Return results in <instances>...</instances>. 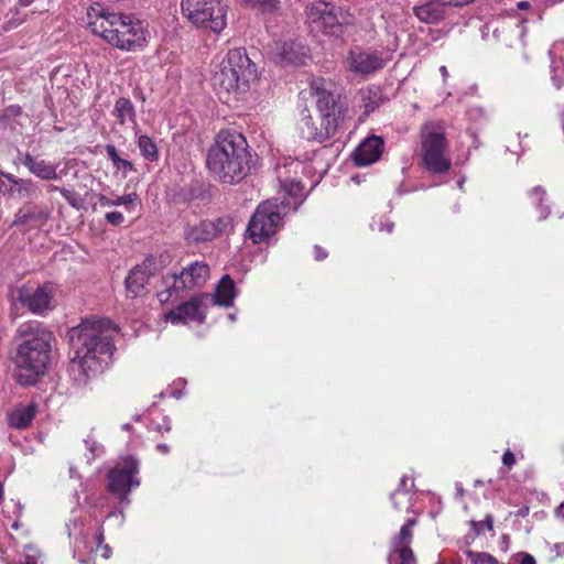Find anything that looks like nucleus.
<instances>
[{"label":"nucleus","mask_w":564,"mask_h":564,"mask_svg":"<svg viewBox=\"0 0 564 564\" xmlns=\"http://www.w3.org/2000/svg\"><path fill=\"white\" fill-rule=\"evenodd\" d=\"M456 491L458 495L463 496L464 495V489L462 487V484L459 482H456Z\"/></svg>","instance_id":"nucleus-61"},{"label":"nucleus","mask_w":564,"mask_h":564,"mask_svg":"<svg viewBox=\"0 0 564 564\" xmlns=\"http://www.w3.org/2000/svg\"><path fill=\"white\" fill-rule=\"evenodd\" d=\"M8 110H10L13 115L18 116L21 113V107L18 105H11Z\"/></svg>","instance_id":"nucleus-58"},{"label":"nucleus","mask_w":564,"mask_h":564,"mask_svg":"<svg viewBox=\"0 0 564 564\" xmlns=\"http://www.w3.org/2000/svg\"><path fill=\"white\" fill-rule=\"evenodd\" d=\"M327 256H328V253H327V251L325 249H323L318 245L314 246V258H315V260L322 261V260L326 259Z\"/></svg>","instance_id":"nucleus-49"},{"label":"nucleus","mask_w":564,"mask_h":564,"mask_svg":"<svg viewBox=\"0 0 564 564\" xmlns=\"http://www.w3.org/2000/svg\"><path fill=\"white\" fill-rule=\"evenodd\" d=\"M209 276V267L204 261H194L183 268L180 273H173L171 279L173 283L166 289L167 299L173 294L178 295L181 291L200 289L205 285Z\"/></svg>","instance_id":"nucleus-12"},{"label":"nucleus","mask_w":564,"mask_h":564,"mask_svg":"<svg viewBox=\"0 0 564 564\" xmlns=\"http://www.w3.org/2000/svg\"><path fill=\"white\" fill-rule=\"evenodd\" d=\"M13 163L14 165L21 164L25 166L28 171L37 178L44 181H55L59 178L57 174V165L43 159L39 160L37 158L33 156L30 152L23 153L20 150H18V154Z\"/></svg>","instance_id":"nucleus-17"},{"label":"nucleus","mask_w":564,"mask_h":564,"mask_svg":"<svg viewBox=\"0 0 564 564\" xmlns=\"http://www.w3.org/2000/svg\"><path fill=\"white\" fill-rule=\"evenodd\" d=\"M289 210L288 199L273 198L261 203L248 223L249 239L256 245L268 241L281 228L283 217Z\"/></svg>","instance_id":"nucleus-7"},{"label":"nucleus","mask_w":564,"mask_h":564,"mask_svg":"<svg viewBox=\"0 0 564 564\" xmlns=\"http://www.w3.org/2000/svg\"><path fill=\"white\" fill-rule=\"evenodd\" d=\"M7 180H9L14 185V194L20 199H33L39 195V186L31 178H21L15 175H8Z\"/></svg>","instance_id":"nucleus-24"},{"label":"nucleus","mask_w":564,"mask_h":564,"mask_svg":"<svg viewBox=\"0 0 564 564\" xmlns=\"http://www.w3.org/2000/svg\"><path fill=\"white\" fill-rule=\"evenodd\" d=\"M556 518L564 520V502H562L554 511Z\"/></svg>","instance_id":"nucleus-56"},{"label":"nucleus","mask_w":564,"mask_h":564,"mask_svg":"<svg viewBox=\"0 0 564 564\" xmlns=\"http://www.w3.org/2000/svg\"><path fill=\"white\" fill-rule=\"evenodd\" d=\"M449 143L442 122H426L421 128V164L431 174H446L452 166Z\"/></svg>","instance_id":"nucleus-6"},{"label":"nucleus","mask_w":564,"mask_h":564,"mask_svg":"<svg viewBox=\"0 0 564 564\" xmlns=\"http://www.w3.org/2000/svg\"><path fill=\"white\" fill-rule=\"evenodd\" d=\"M109 552H110L109 546H108L107 544H106V545H104V553H102V556H104L105 558H108V557H109Z\"/></svg>","instance_id":"nucleus-60"},{"label":"nucleus","mask_w":564,"mask_h":564,"mask_svg":"<svg viewBox=\"0 0 564 564\" xmlns=\"http://www.w3.org/2000/svg\"><path fill=\"white\" fill-rule=\"evenodd\" d=\"M154 430L160 432V433H169L171 430H172V422H171V419L165 416L163 419V424H155L154 425Z\"/></svg>","instance_id":"nucleus-44"},{"label":"nucleus","mask_w":564,"mask_h":564,"mask_svg":"<svg viewBox=\"0 0 564 564\" xmlns=\"http://www.w3.org/2000/svg\"><path fill=\"white\" fill-rule=\"evenodd\" d=\"M502 463L505 466H507L508 468H511L514 463H516V457H514V454L510 451V449H507L503 455H502Z\"/></svg>","instance_id":"nucleus-45"},{"label":"nucleus","mask_w":564,"mask_h":564,"mask_svg":"<svg viewBox=\"0 0 564 564\" xmlns=\"http://www.w3.org/2000/svg\"><path fill=\"white\" fill-rule=\"evenodd\" d=\"M466 556L471 564H499L495 556L485 552L467 550Z\"/></svg>","instance_id":"nucleus-34"},{"label":"nucleus","mask_w":564,"mask_h":564,"mask_svg":"<svg viewBox=\"0 0 564 564\" xmlns=\"http://www.w3.org/2000/svg\"><path fill=\"white\" fill-rule=\"evenodd\" d=\"M208 305L209 294L200 293L167 312L165 318L174 325L186 324L189 321L204 324Z\"/></svg>","instance_id":"nucleus-13"},{"label":"nucleus","mask_w":564,"mask_h":564,"mask_svg":"<svg viewBox=\"0 0 564 564\" xmlns=\"http://www.w3.org/2000/svg\"><path fill=\"white\" fill-rule=\"evenodd\" d=\"M8 175H12V174L0 171V194L13 196L15 184H13L9 180H7Z\"/></svg>","instance_id":"nucleus-39"},{"label":"nucleus","mask_w":564,"mask_h":564,"mask_svg":"<svg viewBox=\"0 0 564 564\" xmlns=\"http://www.w3.org/2000/svg\"><path fill=\"white\" fill-rule=\"evenodd\" d=\"M440 70L444 77L448 75L447 68L445 66H441Z\"/></svg>","instance_id":"nucleus-64"},{"label":"nucleus","mask_w":564,"mask_h":564,"mask_svg":"<svg viewBox=\"0 0 564 564\" xmlns=\"http://www.w3.org/2000/svg\"><path fill=\"white\" fill-rule=\"evenodd\" d=\"M85 444L87 445V448L91 453L93 457L97 455V443L95 441L85 440Z\"/></svg>","instance_id":"nucleus-52"},{"label":"nucleus","mask_w":564,"mask_h":564,"mask_svg":"<svg viewBox=\"0 0 564 564\" xmlns=\"http://www.w3.org/2000/svg\"><path fill=\"white\" fill-rule=\"evenodd\" d=\"M111 19L110 26H115V31L108 32V43L120 50L133 52L145 46L147 30L143 22L122 13L112 15Z\"/></svg>","instance_id":"nucleus-10"},{"label":"nucleus","mask_w":564,"mask_h":564,"mask_svg":"<svg viewBox=\"0 0 564 564\" xmlns=\"http://www.w3.org/2000/svg\"><path fill=\"white\" fill-rule=\"evenodd\" d=\"M529 196L540 213L539 220L546 219L551 213V208L549 205L542 204L546 196L545 189L542 186H535L529 192Z\"/></svg>","instance_id":"nucleus-30"},{"label":"nucleus","mask_w":564,"mask_h":564,"mask_svg":"<svg viewBox=\"0 0 564 564\" xmlns=\"http://www.w3.org/2000/svg\"><path fill=\"white\" fill-rule=\"evenodd\" d=\"M135 197H137L135 194H127V195L120 196L117 199H115L116 206L128 205V204L132 203L135 199Z\"/></svg>","instance_id":"nucleus-47"},{"label":"nucleus","mask_w":564,"mask_h":564,"mask_svg":"<svg viewBox=\"0 0 564 564\" xmlns=\"http://www.w3.org/2000/svg\"><path fill=\"white\" fill-rule=\"evenodd\" d=\"M181 11L196 28L219 34L227 26L228 6L221 0H182Z\"/></svg>","instance_id":"nucleus-8"},{"label":"nucleus","mask_w":564,"mask_h":564,"mask_svg":"<svg viewBox=\"0 0 564 564\" xmlns=\"http://www.w3.org/2000/svg\"><path fill=\"white\" fill-rule=\"evenodd\" d=\"M19 2L22 7H28L31 4L32 0H19Z\"/></svg>","instance_id":"nucleus-63"},{"label":"nucleus","mask_w":564,"mask_h":564,"mask_svg":"<svg viewBox=\"0 0 564 564\" xmlns=\"http://www.w3.org/2000/svg\"><path fill=\"white\" fill-rule=\"evenodd\" d=\"M54 338V334L39 321H28L18 327L13 361L19 384L34 386L45 375L51 362Z\"/></svg>","instance_id":"nucleus-2"},{"label":"nucleus","mask_w":564,"mask_h":564,"mask_svg":"<svg viewBox=\"0 0 564 564\" xmlns=\"http://www.w3.org/2000/svg\"><path fill=\"white\" fill-rule=\"evenodd\" d=\"M379 98L380 96L377 93L369 95L367 99L364 98L366 113H370L379 107Z\"/></svg>","instance_id":"nucleus-41"},{"label":"nucleus","mask_w":564,"mask_h":564,"mask_svg":"<svg viewBox=\"0 0 564 564\" xmlns=\"http://www.w3.org/2000/svg\"><path fill=\"white\" fill-rule=\"evenodd\" d=\"M283 189L289 197H283L282 199L290 200V209L297 210L299 206L303 203L304 198H302V183L300 181L290 180L285 181L283 184Z\"/></svg>","instance_id":"nucleus-28"},{"label":"nucleus","mask_w":564,"mask_h":564,"mask_svg":"<svg viewBox=\"0 0 564 564\" xmlns=\"http://www.w3.org/2000/svg\"><path fill=\"white\" fill-rule=\"evenodd\" d=\"M256 78V64L245 48L238 47L228 51L213 76V84L226 93L243 94Z\"/></svg>","instance_id":"nucleus-5"},{"label":"nucleus","mask_w":564,"mask_h":564,"mask_svg":"<svg viewBox=\"0 0 564 564\" xmlns=\"http://www.w3.org/2000/svg\"><path fill=\"white\" fill-rule=\"evenodd\" d=\"M113 116L119 124L123 126L127 121L135 122L137 112L134 105L129 98L120 97L116 100Z\"/></svg>","instance_id":"nucleus-26"},{"label":"nucleus","mask_w":564,"mask_h":564,"mask_svg":"<svg viewBox=\"0 0 564 564\" xmlns=\"http://www.w3.org/2000/svg\"><path fill=\"white\" fill-rule=\"evenodd\" d=\"M48 191L52 192V191H58L61 193V195L66 199V202L73 206V207H78V200H79V197H78V194L73 192V191H69L65 187H58L56 185H50L48 186Z\"/></svg>","instance_id":"nucleus-36"},{"label":"nucleus","mask_w":564,"mask_h":564,"mask_svg":"<svg viewBox=\"0 0 564 564\" xmlns=\"http://www.w3.org/2000/svg\"><path fill=\"white\" fill-rule=\"evenodd\" d=\"M416 524V519L410 518L406 520V522L403 524V527H406L411 530L412 527Z\"/></svg>","instance_id":"nucleus-59"},{"label":"nucleus","mask_w":564,"mask_h":564,"mask_svg":"<svg viewBox=\"0 0 564 564\" xmlns=\"http://www.w3.org/2000/svg\"><path fill=\"white\" fill-rule=\"evenodd\" d=\"M138 148L141 155L148 161L154 162L159 160L158 147L150 137L139 135Z\"/></svg>","instance_id":"nucleus-31"},{"label":"nucleus","mask_w":564,"mask_h":564,"mask_svg":"<svg viewBox=\"0 0 564 564\" xmlns=\"http://www.w3.org/2000/svg\"><path fill=\"white\" fill-rule=\"evenodd\" d=\"M185 200H206L210 198L209 186L200 183H193L188 185L184 194Z\"/></svg>","instance_id":"nucleus-32"},{"label":"nucleus","mask_w":564,"mask_h":564,"mask_svg":"<svg viewBox=\"0 0 564 564\" xmlns=\"http://www.w3.org/2000/svg\"><path fill=\"white\" fill-rule=\"evenodd\" d=\"M400 556V563L402 564H416V558L413 550L410 546L403 545L398 550H393Z\"/></svg>","instance_id":"nucleus-38"},{"label":"nucleus","mask_w":564,"mask_h":564,"mask_svg":"<svg viewBox=\"0 0 564 564\" xmlns=\"http://www.w3.org/2000/svg\"><path fill=\"white\" fill-rule=\"evenodd\" d=\"M96 539H97L98 546H99V545L102 543V541H104V533H102V531H100V532L98 533V535H97V538H96Z\"/></svg>","instance_id":"nucleus-62"},{"label":"nucleus","mask_w":564,"mask_h":564,"mask_svg":"<svg viewBox=\"0 0 564 564\" xmlns=\"http://www.w3.org/2000/svg\"><path fill=\"white\" fill-rule=\"evenodd\" d=\"M156 451L162 454H167L170 453V446L167 444L160 443L156 445Z\"/></svg>","instance_id":"nucleus-57"},{"label":"nucleus","mask_w":564,"mask_h":564,"mask_svg":"<svg viewBox=\"0 0 564 564\" xmlns=\"http://www.w3.org/2000/svg\"><path fill=\"white\" fill-rule=\"evenodd\" d=\"M50 212L46 207L33 204L31 202L25 203L17 212L13 220V225H26L30 223H44L48 219Z\"/></svg>","instance_id":"nucleus-22"},{"label":"nucleus","mask_w":564,"mask_h":564,"mask_svg":"<svg viewBox=\"0 0 564 564\" xmlns=\"http://www.w3.org/2000/svg\"><path fill=\"white\" fill-rule=\"evenodd\" d=\"M237 296V290L234 280L230 275H224L218 282L213 296L209 295V304H217L225 307H230Z\"/></svg>","instance_id":"nucleus-21"},{"label":"nucleus","mask_w":564,"mask_h":564,"mask_svg":"<svg viewBox=\"0 0 564 564\" xmlns=\"http://www.w3.org/2000/svg\"><path fill=\"white\" fill-rule=\"evenodd\" d=\"M99 203L101 206H116V203L113 199L108 198L105 195H100Z\"/></svg>","instance_id":"nucleus-55"},{"label":"nucleus","mask_w":564,"mask_h":564,"mask_svg":"<svg viewBox=\"0 0 564 564\" xmlns=\"http://www.w3.org/2000/svg\"><path fill=\"white\" fill-rule=\"evenodd\" d=\"M53 297L54 292L48 284L35 289L23 285L17 290V301L34 315L44 316L51 311Z\"/></svg>","instance_id":"nucleus-15"},{"label":"nucleus","mask_w":564,"mask_h":564,"mask_svg":"<svg viewBox=\"0 0 564 564\" xmlns=\"http://www.w3.org/2000/svg\"><path fill=\"white\" fill-rule=\"evenodd\" d=\"M413 533L412 531L406 527H401L399 534H397L392 539V547L393 550H398L403 545L409 546V544L412 542Z\"/></svg>","instance_id":"nucleus-35"},{"label":"nucleus","mask_w":564,"mask_h":564,"mask_svg":"<svg viewBox=\"0 0 564 564\" xmlns=\"http://www.w3.org/2000/svg\"><path fill=\"white\" fill-rule=\"evenodd\" d=\"M258 10L262 15H275L281 10L280 0H240Z\"/></svg>","instance_id":"nucleus-29"},{"label":"nucleus","mask_w":564,"mask_h":564,"mask_svg":"<svg viewBox=\"0 0 564 564\" xmlns=\"http://www.w3.org/2000/svg\"><path fill=\"white\" fill-rule=\"evenodd\" d=\"M516 8L520 11H528V15L521 19L523 22L532 20L538 14V9H534L533 2L529 0L518 1Z\"/></svg>","instance_id":"nucleus-37"},{"label":"nucleus","mask_w":564,"mask_h":564,"mask_svg":"<svg viewBox=\"0 0 564 564\" xmlns=\"http://www.w3.org/2000/svg\"><path fill=\"white\" fill-rule=\"evenodd\" d=\"M105 218L112 226H120L124 221V217L120 212L107 213Z\"/></svg>","instance_id":"nucleus-43"},{"label":"nucleus","mask_w":564,"mask_h":564,"mask_svg":"<svg viewBox=\"0 0 564 564\" xmlns=\"http://www.w3.org/2000/svg\"><path fill=\"white\" fill-rule=\"evenodd\" d=\"M153 272L150 270V264L147 262L132 268L124 280L127 296L135 299L145 294L147 284Z\"/></svg>","instance_id":"nucleus-19"},{"label":"nucleus","mask_w":564,"mask_h":564,"mask_svg":"<svg viewBox=\"0 0 564 564\" xmlns=\"http://www.w3.org/2000/svg\"><path fill=\"white\" fill-rule=\"evenodd\" d=\"M250 152L246 138L237 131H221L207 153L206 165L215 180L237 184L250 172Z\"/></svg>","instance_id":"nucleus-3"},{"label":"nucleus","mask_w":564,"mask_h":564,"mask_svg":"<svg viewBox=\"0 0 564 564\" xmlns=\"http://www.w3.org/2000/svg\"><path fill=\"white\" fill-rule=\"evenodd\" d=\"M105 150L112 164L120 158L113 144H106Z\"/></svg>","instance_id":"nucleus-46"},{"label":"nucleus","mask_w":564,"mask_h":564,"mask_svg":"<svg viewBox=\"0 0 564 564\" xmlns=\"http://www.w3.org/2000/svg\"><path fill=\"white\" fill-rule=\"evenodd\" d=\"M306 22L311 32L341 37L349 23V15L336 4L325 0L312 2L306 7Z\"/></svg>","instance_id":"nucleus-9"},{"label":"nucleus","mask_w":564,"mask_h":564,"mask_svg":"<svg viewBox=\"0 0 564 564\" xmlns=\"http://www.w3.org/2000/svg\"><path fill=\"white\" fill-rule=\"evenodd\" d=\"M232 227V219L229 216L216 219L200 220L196 224H187L184 228V239L188 243H202L212 241Z\"/></svg>","instance_id":"nucleus-14"},{"label":"nucleus","mask_w":564,"mask_h":564,"mask_svg":"<svg viewBox=\"0 0 564 564\" xmlns=\"http://www.w3.org/2000/svg\"><path fill=\"white\" fill-rule=\"evenodd\" d=\"M393 227H394V223H392V221H387V223L380 221V224H379V230L380 231L386 230L388 234L392 232Z\"/></svg>","instance_id":"nucleus-51"},{"label":"nucleus","mask_w":564,"mask_h":564,"mask_svg":"<svg viewBox=\"0 0 564 564\" xmlns=\"http://www.w3.org/2000/svg\"><path fill=\"white\" fill-rule=\"evenodd\" d=\"M140 462L132 455L124 456L112 467L108 474V489L116 495L120 502L130 503L128 494L133 486H139L140 480L135 478L139 473Z\"/></svg>","instance_id":"nucleus-11"},{"label":"nucleus","mask_w":564,"mask_h":564,"mask_svg":"<svg viewBox=\"0 0 564 564\" xmlns=\"http://www.w3.org/2000/svg\"><path fill=\"white\" fill-rule=\"evenodd\" d=\"M551 57V79L555 88L564 85V42L555 43L549 51Z\"/></svg>","instance_id":"nucleus-23"},{"label":"nucleus","mask_w":564,"mask_h":564,"mask_svg":"<svg viewBox=\"0 0 564 564\" xmlns=\"http://www.w3.org/2000/svg\"><path fill=\"white\" fill-rule=\"evenodd\" d=\"M518 556L520 557V564H536L534 556L530 553L520 552Z\"/></svg>","instance_id":"nucleus-48"},{"label":"nucleus","mask_w":564,"mask_h":564,"mask_svg":"<svg viewBox=\"0 0 564 564\" xmlns=\"http://www.w3.org/2000/svg\"><path fill=\"white\" fill-rule=\"evenodd\" d=\"M171 395V397H174L176 399H180L182 397V391L180 390H173V389H169L166 390V392H161L160 393V397L163 398L164 395Z\"/></svg>","instance_id":"nucleus-54"},{"label":"nucleus","mask_w":564,"mask_h":564,"mask_svg":"<svg viewBox=\"0 0 564 564\" xmlns=\"http://www.w3.org/2000/svg\"><path fill=\"white\" fill-rule=\"evenodd\" d=\"M384 66V59L376 52H360L352 57L351 69L359 74H371Z\"/></svg>","instance_id":"nucleus-20"},{"label":"nucleus","mask_w":564,"mask_h":564,"mask_svg":"<svg viewBox=\"0 0 564 564\" xmlns=\"http://www.w3.org/2000/svg\"><path fill=\"white\" fill-rule=\"evenodd\" d=\"M552 552L555 553L556 557L564 556V542L553 544Z\"/></svg>","instance_id":"nucleus-50"},{"label":"nucleus","mask_w":564,"mask_h":564,"mask_svg":"<svg viewBox=\"0 0 564 564\" xmlns=\"http://www.w3.org/2000/svg\"><path fill=\"white\" fill-rule=\"evenodd\" d=\"M530 512V508L529 506H522L519 510H517L514 513H510V514H514L516 517H521V518H524L529 514Z\"/></svg>","instance_id":"nucleus-53"},{"label":"nucleus","mask_w":564,"mask_h":564,"mask_svg":"<svg viewBox=\"0 0 564 564\" xmlns=\"http://www.w3.org/2000/svg\"><path fill=\"white\" fill-rule=\"evenodd\" d=\"M269 54L274 63L281 66L304 64L308 56V47L303 41L294 40H274L269 45Z\"/></svg>","instance_id":"nucleus-16"},{"label":"nucleus","mask_w":564,"mask_h":564,"mask_svg":"<svg viewBox=\"0 0 564 564\" xmlns=\"http://www.w3.org/2000/svg\"><path fill=\"white\" fill-rule=\"evenodd\" d=\"M116 330V325L109 318L85 319L72 327L67 333L74 352L70 371H77L84 380L101 373L116 349L112 338Z\"/></svg>","instance_id":"nucleus-1"},{"label":"nucleus","mask_w":564,"mask_h":564,"mask_svg":"<svg viewBox=\"0 0 564 564\" xmlns=\"http://www.w3.org/2000/svg\"><path fill=\"white\" fill-rule=\"evenodd\" d=\"M317 109L321 112V128H317L311 115L303 117L301 124L302 137L319 143L333 138L343 124L348 112L347 98L326 89H317Z\"/></svg>","instance_id":"nucleus-4"},{"label":"nucleus","mask_w":564,"mask_h":564,"mask_svg":"<svg viewBox=\"0 0 564 564\" xmlns=\"http://www.w3.org/2000/svg\"><path fill=\"white\" fill-rule=\"evenodd\" d=\"M471 527L477 534L482 533L485 529L491 531L494 528V517L487 514L484 521H471Z\"/></svg>","instance_id":"nucleus-40"},{"label":"nucleus","mask_w":564,"mask_h":564,"mask_svg":"<svg viewBox=\"0 0 564 564\" xmlns=\"http://www.w3.org/2000/svg\"><path fill=\"white\" fill-rule=\"evenodd\" d=\"M35 412L36 406L34 404L17 408L9 414L8 421L10 426L20 430L28 427L33 421Z\"/></svg>","instance_id":"nucleus-25"},{"label":"nucleus","mask_w":564,"mask_h":564,"mask_svg":"<svg viewBox=\"0 0 564 564\" xmlns=\"http://www.w3.org/2000/svg\"><path fill=\"white\" fill-rule=\"evenodd\" d=\"M112 165L116 169V171L122 172L123 177L127 176L128 171H134L133 164L130 161L121 158H119Z\"/></svg>","instance_id":"nucleus-42"},{"label":"nucleus","mask_w":564,"mask_h":564,"mask_svg":"<svg viewBox=\"0 0 564 564\" xmlns=\"http://www.w3.org/2000/svg\"><path fill=\"white\" fill-rule=\"evenodd\" d=\"M409 478L403 476L400 479L398 488L391 494L390 499L394 509L401 510V503L398 501V497H408L410 487L408 486Z\"/></svg>","instance_id":"nucleus-33"},{"label":"nucleus","mask_w":564,"mask_h":564,"mask_svg":"<svg viewBox=\"0 0 564 564\" xmlns=\"http://www.w3.org/2000/svg\"><path fill=\"white\" fill-rule=\"evenodd\" d=\"M383 149V139L372 134L356 148L352 154L354 162L357 166L370 165L381 158Z\"/></svg>","instance_id":"nucleus-18"},{"label":"nucleus","mask_w":564,"mask_h":564,"mask_svg":"<svg viewBox=\"0 0 564 564\" xmlns=\"http://www.w3.org/2000/svg\"><path fill=\"white\" fill-rule=\"evenodd\" d=\"M112 15H119V13L109 12L105 9H101L100 12L97 13L96 21L89 23L91 31L106 40V36H108V32L115 31V26H110Z\"/></svg>","instance_id":"nucleus-27"}]
</instances>
